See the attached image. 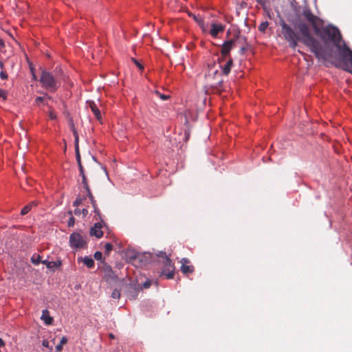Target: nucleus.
<instances>
[{
  "mask_svg": "<svg viewBox=\"0 0 352 352\" xmlns=\"http://www.w3.org/2000/svg\"><path fill=\"white\" fill-rule=\"evenodd\" d=\"M323 24V20L315 15L308 6L302 8L293 21L296 30L283 20L280 22L281 33L292 48L295 49L298 42L301 41L317 58L329 60L333 57L335 46L344 65H350L351 69H344L350 72L352 71V50L344 42L340 44L342 35L338 28L330 24L322 28Z\"/></svg>",
  "mask_w": 352,
  "mask_h": 352,
  "instance_id": "obj_1",
  "label": "nucleus"
},
{
  "mask_svg": "<svg viewBox=\"0 0 352 352\" xmlns=\"http://www.w3.org/2000/svg\"><path fill=\"white\" fill-rule=\"evenodd\" d=\"M40 82L45 89L52 92L56 91L60 86V82L57 80L51 72L45 70L41 72Z\"/></svg>",
  "mask_w": 352,
  "mask_h": 352,
  "instance_id": "obj_2",
  "label": "nucleus"
},
{
  "mask_svg": "<svg viewBox=\"0 0 352 352\" xmlns=\"http://www.w3.org/2000/svg\"><path fill=\"white\" fill-rule=\"evenodd\" d=\"M69 245L72 248L81 249L87 245L85 237L78 232H73L69 236Z\"/></svg>",
  "mask_w": 352,
  "mask_h": 352,
  "instance_id": "obj_3",
  "label": "nucleus"
},
{
  "mask_svg": "<svg viewBox=\"0 0 352 352\" xmlns=\"http://www.w3.org/2000/svg\"><path fill=\"white\" fill-rule=\"evenodd\" d=\"M180 263V270L184 274H192L194 272L195 267L193 265H190V261L188 258H183L181 259Z\"/></svg>",
  "mask_w": 352,
  "mask_h": 352,
  "instance_id": "obj_4",
  "label": "nucleus"
},
{
  "mask_svg": "<svg viewBox=\"0 0 352 352\" xmlns=\"http://www.w3.org/2000/svg\"><path fill=\"white\" fill-rule=\"evenodd\" d=\"M235 45V40L231 39L229 41H225L222 46L221 53L223 58H226L229 56L230 52Z\"/></svg>",
  "mask_w": 352,
  "mask_h": 352,
  "instance_id": "obj_5",
  "label": "nucleus"
},
{
  "mask_svg": "<svg viewBox=\"0 0 352 352\" xmlns=\"http://www.w3.org/2000/svg\"><path fill=\"white\" fill-rule=\"evenodd\" d=\"M72 132L74 136V143H75V154L76 157V161L78 162V165H79L81 163V158L80 155V151H79V136L78 134V132L74 125L72 126Z\"/></svg>",
  "mask_w": 352,
  "mask_h": 352,
  "instance_id": "obj_6",
  "label": "nucleus"
},
{
  "mask_svg": "<svg viewBox=\"0 0 352 352\" xmlns=\"http://www.w3.org/2000/svg\"><path fill=\"white\" fill-rule=\"evenodd\" d=\"M225 30V25L222 24L212 23L210 34L214 38H216L219 33L223 32Z\"/></svg>",
  "mask_w": 352,
  "mask_h": 352,
  "instance_id": "obj_7",
  "label": "nucleus"
},
{
  "mask_svg": "<svg viewBox=\"0 0 352 352\" xmlns=\"http://www.w3.org/2000/svg\"><path fill=\"white\" fill-rule=\"evenodd\" d=\"M102 225L101 223H96L93 228L90 230V235L95 236L96 238L100 239L103 236L102 230Z\"/></svg>",
  "mask_w": 352,
  "mask_h": 352,
  "instance_id": "obj_8",
  "label": "nucleus"
},
{
  "mask_svg": "<svg viewBox=\"0 0 352 352\" xmlns=\"http://www.w3.org/2000/svg\"><path fill=\"white\" fill-rule=\"evenodd\" d=\"M87 104L91 109V111L95 115L97 120H100L102 119V115L100 109L97 107L96 104L92 100H88L87 102Z\"/></svg>",
  "mask_w": 352,
  "mask_h": 352,
  "instance_id": "obj_9",
  "label": "nucleus"
},
{
  "mask_svg": "<svg viewBox=\"0 0 352 352\" xmlns=\"http://www.w3.org/2000/svg\"><path fill=\"white\" fill-rule=\"evenodd\" d=\"M41 319L43 320L46 324H52L53 322V318L50 316V311L47 309L42 311Z\"/></svg>",
  "mask_w": 352,
  "mask_h": 352,
  "instance_id": "obj_10",
  "label": "nucleus"
},
{
  "mask_svg": "<svg viewBox=\"0 0 352 352\" xmlns=\"http://www.w3.org/2000/svg\"><path fill=\"white\" fill-rule=\"evenodd\" d=\"M78 262H82L88 268L91 269L94 267V261L93 258L89 256H85L84 258L80 257L78 258Z\"/></svg>",
  "mask_w": 352,
  "mask_h": 352,
  "instance_id": "obj_11",
  "label": "nucleus"
},
{
  "mask_svg": "<svg viewBox=\"0 0 352 352\" xmlns=\"http://www.w3.org/2000/svg\"><path fill=\"white\" fill-rule=\"evenodd\" d=\"M233 65V60L230 58L223 66H221L222 73L227 76L230 74L231 68Z\"/></svg>",
  "mask_w": 352,
  "mask_h": 352,
  "instance_id": "obj_12",
  "label": "nucleus"
},
{
  "mask_svg": "<svg viewBox=\"0 0 352 352\" xmlns=\"http://www.w3.org/2000/svg\"><path fill=\"white\" fill-rule=\"evenodd\" d=\"M163 270L162 272L170 271L171 270H175V266L170 258H166V261H163Z\"/></svg>",
  "mask_w": 352,
  "mask_h": 352,
  "instance_id": "obj_13",
  "label": "nucleus"
},
{
  "mask_svg": "<svg viewBox=\"0 0 352 352\" xmlns=\"http://www.w3.org/2000/svg\"><path fill=\"white\" fill-rule=\"evenodd\" d=\"M38 204L37 201H34L24 206L21 210V215H25L28 214L33 207L36 206Z\"/></svg>",
  "mask_w": 352,
  "mask_h": 352,
  "instance_id": "obj_14",
  "label": "nucleus"
},
{
  "mask_svg": "<svg viewBox=\"0 0 352 352\" xmlns=\"http://www.w3.org/2000/svg\"><path fill=\"white\" fill-rule=\"evenodd\" d=\"M42 263L45 264L46 265V267L49 269L57 268V267H60L62 264L60 261H58L57 262H56V261H48L47 260H43V261H42Z\"/></svg>",
  "mask_w": 352,
  "mask_h": 352,
  "instance_id": "obj_15",
  "label": "nucleus"
},
{
  "mask_svg": "<svg viewBox=\"0 0 352 352\" xmlns=\"http://www.w3.org/2000/svg\"><path fill=\"white\" fill-rule=\"evenodd\" d=\"M67 338L66 336H63L60 339V343L56 346V352H60L63 350V345L67 344Z\"/></svg>",
  "mask_w": 352,
  "mask_h": 352,
  "instance_id": "obj_16",
  "label": "nucleus"
},
{
  "mask_svg": "<svg viewBox=\"0 0 352 352\" xmlns=\"http://www.w3.org/2000/svg\"><path fill=\"white\" fill-rule=\"evenodd\" d=\"M86 192H87V197L89 198V199L91 201V203L93 207L94 208V211L96 212H98V209L96 208V201L95 200V199H94V196H93V195H92V193L91 192V190H89L88 191H86Z\"/></svg>",
  "mask_w": 352,
  "mask_h": 352,
  "instance_id": "obj_17",
  "label": "nucleus"
},
{
  "mask_svg": "<svg viewBox=\"0 0 352 352\" xmlns=\"http://www.w3.org/2000/svg\"><path fill=\"white\" fill-rule=\"evenodd\" d=\"M31 261L34 265H38L39 263H42L43 260L41 259V256L39 254H34L32 258Z\"/></svg>",
  "mask_w": 352,
  "mask_h": 352,
  "instance_id": "obj_18",
  "label": "nucleus"
},
{
  "mask_svg": "<svg viewBox=\"0 0 352 352\" xmlns=\"http://www.w3.org/2000/svg\"><path fill=\"white\" fill-rule=\"evenodd\" d=\"M81 177H82V184L83 185V188L85 189L86 191L91 190L89 188L86 175H81Z\"/></svg>",
  "mask_w": 352,
  "mask_h": 352,
  "instance_id": "obj_19",
  "label": "nucleus"
},
{
  "mask_svg": "<svg viewBox=\"0 0 352 352\" xmlns=\"http://www.w3.org/2000/svg\"><path fill=\"white\" fill-rule=\"evenodd\" d=\"M126 256L130 260H134V259H135L137 258L136 253L135 252H133V251H130V250H128L126 252Z\"/></svg>",
  "mask_w": 352,
  "mask_h": 352,
  "instance_id": "obj_20",
  "label": "nucleus"
},
{
  "mask_svg": "<svg viewBox=\"0 0 352 352\" xmlns=\"http://www.w3.org/2000/svg\"><path fill=\"white\" fill-rule=\"evenodd\" d=\"M163 275H164L166 278L168 279H172L174 277L175 275V270H171L170 271L162 272Z\"/></svg>",
  "mask_w": 352,
  "mask_h": 352,
  "instance_id": "obj_21",
  "label": "nucleus"
},
{
  "mask_svg": "<svg viewBox=\"0 0 352 352\" xmlns=\"http://www.w3.org/2000/svg\"><path fill=\"white\" fill-rule=\"evenodd\" d=\"M85 199V197H78L76 200L74 201L73 203V205L74 206H78L79 205H80L82 201Z\"/></svg>",
  "mask_w": 352,
  "mask_h": 352,
  "instance_id": "obj_22",
  "label": "nucleus"
},
{
  "mask_svg": "<svg viewBox=\"0 0 352 352\" xmlns=\"http://www.w3.org/2000/svg\"><path fill=\"white\" fill-rule=\"evenodd\" d=\"M268 26V22H263L258 25V30L264 32Z\"/></svg>",
  "mask_w": 352,
  "mask_h": 352,
  "instance_id": "obj_23",
  "label": "nucleus"
},
{
  "mask_svg": "<svg viewBox=\"0 0 352 352\" xmlns=\"http://www.w3.org/2000/svg\"><path fill=\"white\" fill-rule=\"evenodd\" d=\"M94 258L97 261H100L102 262H104V259L102 257V254L101 252H96L94 253Z\"/></svg>",
  "mask_w": 352,
  "mask_h": 352,
  "instance_id": "obj_24",
  "label": "nucleus"
},
{
  "mask_svg": "<svg viewBox=\"0 0 352 352\" xmlns=\"http://www.w3.org/2000/svg\"><path fill=\"white\" fill-rule=\"evenodd\" d=\"M105 254L109 255L110 252L113 249V245L110 243H107L104 245Z\"/></svg>",
  "mask_w": 352,
  "mask_h": 352,
  "instance_id": "obj_25",
  "label": "nucleus"
},
{
  "mask_svg": "<svg viewBox=\"0 0 352 352\" xmlns=\"http://www.w3.org/2000/svg\"><path fill=\"white\" fill-rule=\"evenodd\" d=\"M131 60L140 70L144 69V66L135 58H131Z\"/></svg>",
  "mask_w": 352,
  "mask_h": 352,
  "instance_id": "obj_26",
  "label": "nucleus"
},
{
  "mask_svg": "<svg viewBox=\"0 0 352 352\" xmlns=\"http://www.w3.org/2000/svg\"><path fill=\"white\" fill-rule=\"evenodd\" d=\"M157 256L159 258L164 259V261H166V258H170L165 252H159V253L157 254Z\"/></svg>",
  "mask_w": 352,
  "mask_h": 352,
  "instance_id": "obj_27",
  "label": "nucleus"
},
{
  "mask_svg": "<svg viewBox=\"0 0 352 352\" xmlns=\"http://www.w3.org/2000/svg\"><path fill=\"white\" fill-rule=\"evenodd\" d=\"M120 294L118 289H114L111 293V297L115 299L120 298Z\"/></svg>",
  "mask_w": 352,
  "mask_h": 352,
  "instance_id": "obj_28",
  "label": "nucleus"
},
{
  "mask_svg": "<svg viewBox=\"0 0 352 352\" xmlns=\"http://www.w3.org/2000/svg\"><path fill=\"white\" fill-rule=\"evenodd\" d=\"M75 224V219L74 217H71L68 220L67 226L69 227H73Z\"/></svg>",
  "mask_w": 352,
  "mask_h": 352,
  "instance_id": "obj_29",
  "label": "nucleus"
},
{
  "mask_svg": "<svg viewBox=\"0 0 352 352\" xmlns=\"http://www.w3.org/2000/svg\"><path fill=\"white\" fill-rule=\"evenodd\" d=\"M156 94L159 96V97L163 100H167L168 98H169V96H167V95H165V94H160V92L157 91L156 92Z\"/></svg>",
  "mask_w": 352,
  "mask_h": 352,
  "instance_id": "obj_30",
  "label": "nucleus"
},
{
  "mask_svg": "<svg viewBox=\"0 0 352 352\" xmlns=\"http://www.w3.org/2000/svg\"><path fill=\"white\" fill-rule=\"evenodd\" d=\"M0 78L3 80L7 79L8 78L7 73L5 71L1 70V72H0Z\"/></svg>",
  "mask_w": 352,
  "mask_h": 352,
  "instance_id": "obj_31",
  "label": "nucleus"
},
{
  "mask_svg": "<svg viewBox=\"0 0 352 352\" xmlns=\"http://www.w3.org/2000/svg\"><path fill=\"white\" fill-rule=\"evenodd\" d=\"M35 102L36 104L44 103V98L40 96L36 97L35 99Z\"/></svg>",
  "mask_w": 352,
  "mask_h": 352,
  "instance_id": "obj_32",
  "label": "nucleus"
},
{
  "mask_svg": "<svg viewBox=\"0 0 352 352\" xmlns=\"http://www.w3.org/2000/svg\"><path fill=\"white\" fill-rule=\"evenodd\" d=\"M42 345L44 346V347H47V348H49L50 350H52V347L50 346V345H49V342L47 340H44L42 342Z\"/></svg>",
  "mask_w": 352,
  "mask_h": 352,
  "instance_id": "obj_33",
  "label": "nucleus"
},
{
  "mask_svg": "<svg viewBox=\"0 0 352 352\" xmlns=\"http://www.w3.org/2000/svg\"><path fill=\"white\" fill-rule=\"evenodd\" d=\"M49 117L50 119L52 120H55L56 118V113L54 112V111H50V113H49Z\"/></svg>",
  "mask_w": 352,
  "mask_h": 352,
  "instance_id": "obj_34",
  "label": "nucleus"
},
{
  "mask_svg": "<svg viewBox=\"0 0 352 352\" xmlns=\"http://www.w3.org/2000/svg\"><path fill=\"white\" fill-rule=\"evenodd\" d=\"M151 282L150 280H146L143 284V287L145 289L149 288L151 287Z\"/></svg>",
  "mask_w": 352,
  "mask_h": 352,
  "instance_id": "obj_35",
  "label": "nucleus"
},
{
  "mask_svg": "<svg viewBox=\"0 0 352 352\" xmlns=\"http://www.w3.org/2000/svg\"><path fill=\"white\" fill-rule=\"evenodd\" d=\"M78 166V168H79V171H80V175H85V171H84V168H83V166H82V164H80Z\"/></svg>",
  "mask_w": 352,
  "mask_h": 352,
  "instance_id": "obj_36",
  "label": "nucleus"
},
{
  "mask_svg": "<svg viewBox=\"0 0 352 352\" xmlns=\"http://www.w3.org/2000/svg\"><path fill=\"white\" fill-rule=\"evenodd\" d=\"M104 270L107 272H111V273L113 272L112 270H111V267L109 265H105L104 267Z\"/></svg>",
  "mask_w": 352,
  "mask_h": 352,
  "instance_id": "obj_37",
  "label": "nucleus"
},
{
  "mask_svg": "<svg viewBox=\"0 0 352 352\" xmlns=\"http://www.w3.org/2000/svg\"><path fill=\"white\" fill-rule=\"evenodd\" d=\"M0 98H3L4 99L6 98V92L1 89H0Z\"/></svg>",
  "mask_w": 352,
  "mask_h": 352,
  "instance_id": "obj_38",
  "label": "nucleus"
},
{
  "mask_svg": "<svg viewBox=\"0 0 352 352\" xmlns=\"http://www.w3.org/2000/svg\"><path fill=\"white\" fill-rule=\"evenodd\" d=\"M5 47V43L3 40L0 39V50H2L3 47Z\"/></svg>",
  "mask_w": 352,
  "mask_h": 352,
  "instance_id": "obj_39",
  "label": "nucleus"
},
{
  "mask_svg": "<svg viewBox=\"0 0 352 352\" xmlns=\"http://www.w3.org/2000/svg\"><path fill=\"white\" fill-rule=\"evenodd\" d=\"M4 346H5L4 341L1 338H0V348L3 347Z\"/></svg>",
  "mask_w": 352,
  "mask_h": 352,
  "instance_id": "obj_40",
  "label": "nucleus"
},
{
  "mask_svg": "<svg viewBox=\"0 0 352 352\" xmlns=\"http://www.w3.org/2000/svg\"><path fill=\"white\" fill-rule=\"evenodd\" d=\"M87 214H88V210L87 209L84 208L82 210V214H83V216H87Z\"/></svg>",
  "mask_w": 352,
  "mask_h": 352,
  "instance_id": "obj_41",
  "label": "nucleus"
},
{
  "mask_svg": "<svg viewBox=\"0 0 352 352\" xmlns=\"http://www.w3.org/2000/svg\"><path fill=\"white\" fill-rule=\"evenodd\" d=\"M74 214H75L76 215H79V214H80V209H75V210H74Z\"/></svg>",
  "mask_w": 352,
  "mask_h": 352,
  "instance_id": "obj_42",
  "label": "nucleus"
},
{
  "mask_svg": "<svg viewBox=\"0 0 352 352\" xmlns=\"http://www.w3.org/2000/svg\"><path fill=\"white\" fill-rule=\"evenodd\" d=\"M257 2H258L260 4H264L265 2V0H256Z\"/></svg>",
  "mask_w": 352,
  "mask_h": 352,
  "instance_id": "obj_43",
  "label": "nucleus"
},
{
  "mask_svg": "<svg viewBox=\"0 0 352 352\" xmlns=\"http://www.w3.org/2000/svg\"><path fill=\"white\" fill-rule=\"evenodd\" d=\"M0 67L1 70H3V63L2 62H0Z\"/></svg>",
  "mask_w": 352,
  "mask_h": 352,
  "instance_id": "obj_44",
  "label": "nucleus"
},
{
  "mask_svg": "<svg viewBox=\"0 0 352 352\" xmlns=\"http://www.w3.org/2000/svg\"><path fill=\"white\" fill-rule=\"evenodd\" d=\"M109 336H110V338H114V336H113L112 333H111V334L109 335Z\"/></svg>",
  "mask_w": 352,
  "mask_h": 352,
  "instance_id": "obj_45",
  "label": "nucleus"
},
{
  "mask_svg": "<svg viewBox=\"0 0 352 352\" xmlns=\"http://www.w3.org/2000/svg\"><path fill=\"white\" fill-rule=\"evenodd\" d=\"M214 74L217 75L218 76H220V74L217 72H215Z\"/></svg>",
  "mask_w": 352,
  "mask_h": 352,
  "instance_id": "obj_46",
  "label": "nucleus"
},
{
  "mask_svg": "<svg viewBox=\"0 0 352 352\" xmlns=\"http://www.w3.org/2000/svg\"><path fill=\"white\" fill-rule=\"evenodd\" d=\"M350 73L352 74V71H350Z\"/></svg>",
  "mask_w": 352,
  "mask_h": 352,
  "instance_id": "obj_47",
  "label": "nucleus"
}]
</instances>
